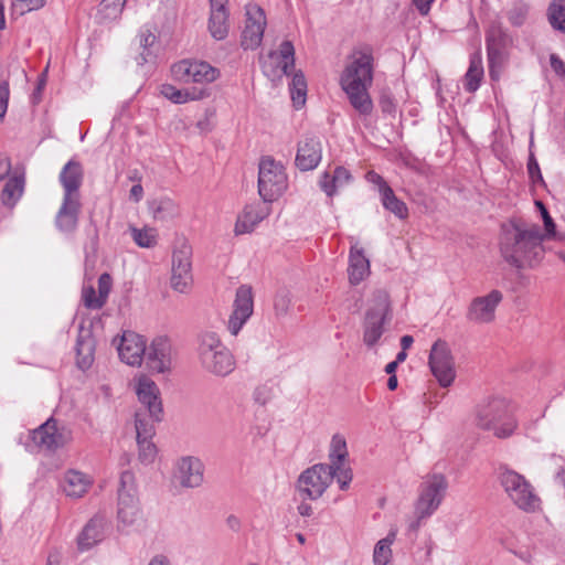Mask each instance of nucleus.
Wrapping results in <instances>:
<instances>
[{"mask_svg": "<svg viewBox=\"0 0 565 565\" xmlns=\"http://www.w3.org/2000/svg\"><path fill=\"white\" fill-rule=\"evenodd\" d=\"M373 52L369 46L356 47L348 57L340 76V85L352 107L363 116L373 110L369 88L373 82Z\"/></svg>", "mask_w": 565, "mask_h": 565, "instance_id": "nucleus-1", "label": "nucleus"}, {"mask_svg": "<svg viewBox=\"0 0 565 565\" xmlns=\"http://www.w3.org/2000/svg\"><path fill=\"white\" fill-rule=\"evenodd\" d=\"M543 239L544 235L537 224L513 223L501 236V256L515 268H534L545 254Z\"/></svg>", "mask_w": 565, "mask_h": 565, "instance_id": "nucleus-2", "label": "nucleus"}, {"mask_svg": "<svg viewBox=\"0 0 565 565\" xmlns=\"http://www.w3.org/2000/svg\"><path fill=\"white\" fill-rule=\"evenodd\" d=\"M476 425L483 430L491 431L498 438H508L514 433L518 422L508 399L491 397L478 404Z\"/></svg>", "mask_w": 565, "mask_h": 565, "instance_id": "nucleus-3", "label": "nucleus"}, {"mask_svg": "<svg viewBox=\"0 0 565 565\" xmlns=\"http://www.w3.org/2000/svg\"><path fill=\"white\" fill-rule=\"evenodd\" d=\"M198 356L201 366L215 376L225 377L236 366L233 354L215 331L207 330L199 335Z\"/></svg>", "mask_w": 565, "mask_h": 565, "instance_id": "nucleus-4", "label": "nucleus"}, {"mask_svg": "<svg viewBox=\"0 0 565 565\" xmlns=\"http://www.w3.org/2000/svg\"><path fill=\"white\" fill-rule=\"evenodd\" d=\"M498 481L507 498L521 511L533 513L541 510L542 500L533 484L518 471L500 467Z\"/></svg>", "mask_w": 565, "mask_h": 565, "instance_id": "nucleus-5", "label": "nucleus"}, {"mask_svg": "<svg viewBox=\"0 0 565 565\" xmlns=\"http://www.w3.org/2000/svg\"><path fill=\"white\" fill-rule=\"evenodd\" d=\"M288 186L284 166L271 157H263L258 166V193L265 203L276 201Z\"/></svg>", "mask_w": 565, "mask_h": 565, "instance_id": "nucleus-6", "label": "nucleus"}, {"mask_svg": "<svg viewBox=\"0 0 565 565\" xmlns=\"http://www.w3.org/2000/svg\"><path fill=\"white\" fill-rule=\"evenodd\" d=\"M117 518L122 526H131L141 518L136 478L130 470L119 478Z\"/></svg>", "mask_w": 565, "mask_h": 565, "instance_id": "nucleus-7", "label": "nucleus"}, {"mask_svg": "<svg viewBox=\"0 0 565 565\" xmlns=\"http://www.w3.org/2000/svg\"><path fill=\"white\" fill-rule=\"evenodd\" d=\"M390 298L386 291L376 290L372 305L367 309L363 322V342L369 348L374 347L384 332V323L388 319Z\"/></svg>", "mask_w": 565, "mask_h": 565, "instance_id": "nucleus-8", "label": "nucleus"}, {"mask_svg": "<svg viewBox=\"0 0 565 565\" xmlns=\"http://www.w3.org/2000/svg\"><path fill=\"white\" fill-rule=\"evenodd\" d=\"M33 446L41 451L55 452L73 440L72 429L51 417L30 433Z\"/></svg>", "mask_w": 565, "mask_h": 565, "instance_id": "nucleus-9", "label": "nucleus"}, {"mask_svg": "<svg viewBox=\"0 0 565 565\" xmlns=\"http://www.w3.org/2000/svg\"><path fill=\"white\" fill-rule=\"evenodd\" d=\"M448 488L447 479L441 473L428 475L419 486L415 507L422 518H430L440 507Z\"/></svg>", "mask_w": 565, "mask_h": 565, "instance_id": "nucleus-10", "label": "nucleus"}, {"mask_svg": "<svg viewBox=\"0 0 565 565\" xmlns=\"http://www.w3.org/2000/svg\"><path fill=\"white\" fill-rule=\"evenodd\" d=\"M332 482L327 463H317L302 471L297 480V491L302 500H317Z\"/></svg>", "mask_w": 565, "mask_h": 565, "instance_id": "nucleus-11", "label": "nucleus"}, {"mask_svg": "<svg viewBox=\"0 0 565 565\" xmlns=\"http://www.w3.org/2000/svg\"><path fill=\"white\" fill-rule=\"evenodd\" d=\"M429 369L441 387L450 386L456 379L455 358L449 344L438 339L430 349Z\"/></svg>", "mask_w": 565, "mask_h": 565, "instance_id": "nucleus-12", "label": "nucleus"}, {"mask_svg": "<svg viewBox=\"0 0 565 565\" xmlns=\"http://www.w3.org/2000/svg\"><path fill=\"white\" fill-rule=\"evenodd\" d=\"M171 74L179 82L209 84L217 79L220 71L204 61L183 60L172 65Z\"/></svg>", "mask_w": 565, "mask_h": 565, "instance_id": "nucleus-13", "label": "nucleus"}, {"mask_svg": "<svg viewBox=\"0 0 565 565\" xmlns=\"http://www.w3.org/2000/svg\"><path fill=\"white\" fill-rule=\"evenodd\" d=\"M266 28V15L264 10L249 3L246 6V23L242 32L241 45L244 50L257 49L263 40Z\"/></svg>", "mask_w": 565, "mask_h": 565, "instance_id": "nucleus-14", "label": "nucleus"}, {"mask_svg": "<svg viewBox=\"0 0 565 565\" xmlns=\"http://www.w3.org/2000/svg\"><path fill=\"white\" fill-rule=\"evenodd\" d=\"M120 360L130 366H140L147 350L145 338L134 331H124L121 337L114 339Z\"/></svg>", "mask_w": 565, "mask_h": 565, "instance_id": "nucleus-15", "label": "nucleus"}, {"mask_svg": "<svg viewBox=\"0 0 565 565\" xmlns=\"http://www.w3.org/2000/svg\"><path fill=\"white\" fill-rule=\"evenodd\" d=\"M254 311L252 288L243 285L237 288L233 311L227 321V330L232 335H237Z\"/></svg>", "mask_w": 565, "mask_h": 565, "instance_id": "nucleus-16", "label": "nucleus"}, {"mask_svg": "<svg viewBox=\"0 0 565 565\" xmlns=\"http://www.w3.org/2000/svg\"><path fill=\"white\" fill-rule=\"evenodd\" d=\"M192 281L191 248L184 244L172 255L171 287L178 292H186Z\"/></svg>", "mask_w": 565, "mask_h": 565, "instance_id": "nucleus-17", "label": "nucleus"}, {"mask_svg": "<svg viewBox=\"0 0 565 565\" xmlns=\"http://www.w3.org/2000/svg\"><path fill=\"white\" fill-rule=\"evenodd\" d=\"M135 391L141 404L139 409L149 413L154 419H162L163 408L158 385L147 375L136 379Z\"/></svg>", "mask_w": 565, "mask_h": 565, "instance_id": "nucleus-18", "label": "nucleus"}, {"mask_svg": "<svg viewBox=\"0 0 565 565\" xmlns=\"http://www.w3.org/2000/svg\"><path fill=\"white\" fill-rule=\"evenodd\" d=\"M509 35L500 20L491 21L486 31V47L489 61V73L494 78V67L502 62L503 50L508 45Z\"/></svg>", "mask_w": 565, "mask_h": 565, "instance_id": "nucleus-19", "label": "nucleus"}, {"mask_svg": "<svg viewBox=\"0 0 565 565\" xmlns=\"http://www.w3.org/2000/svg\"><path fill=\"white\" fill-rule=\"evenodd\" d=\"M502 299V292L497 289L486 296L476 297L468 307L467 319L479 324L492 322L495 318V309Z\"/></svg>", "mask_w": 565, "mask_h": 565, "instance_id": "nucleus-20", "label": "nucleus"}, {"mask_svg": "<svg viewBox=\"0 0 565 565\" xmlns=\"http://www.w3.org/2000/svg\"><path fill=\"white\" fill-rule=\"evenodd\" d=\"M295 66V47L290 41H284L278 52H270L263 62V72L267 76L289 75Z\"/></svg>", "mask_w": 565, "mask_h": 565, "instance_id": "nucleus-21", "label": "nucleus"}, {"mask_svg": "<svg viewBox=\"0 0 565 565\" xmlns=\"http://www.w3.org/2000/svg\"><path fill=\"white\" fill-rule=\"evenodd\" d=\"M204 467L195 457L180 458L173 470V481L182 488H196L203 482Z\"/></svg>", "mask_w": 565, "mask_h": 565, "instance_id": "nucleus-22", "label": "nucleus"}, {"mask_svg": "<svg viewBox=\"0 0 565 565\" xmlns=\"http://www.w3.org/2000/svg\"><path fill=\"white\" fill-rule=\"evenodd\" d=\"M270 213L268 203L253 202L246 204L242 213L238 214L234 233L235 235H243L252 233L255 227Z\"/></svg>", "mask_w": 565, "mask_h": 565, "instance_id": "nucleus-23", "label": "nucleus"}, {"mask_svg": "<svg viewBox=\"0 0 565 565\" xmlns=\"http://www.w3.org/2000/svg\"><path fill=\"white\" fill-rule=\"evenodd\" d=\"M171 342L167 337H158L152 340L146 350L145 358L148 366L158 373H163L171 367Z\"/></svg>", "mask_w": 565, "mask_h": 565, "instance_id": "nucleus-24", "label": "nucleus"}, {"mask_svg": "<svg viewBox=\"0 0 565 565\" xmlns=\"http://www.w3.org/2000/svg\"><path fill=\"white\" fill-rule=\"evenodd\" d=\"M63 188V198L79 199V188L84 180V170L79 161L71 159L61 170L58 175Z\"/></svg>", "mask_w": 565, "mask_h": 565, "instance_id": "nucleus-25", "label": "nucleus"}, {"mask_svg": "<svg viewBox=\"0 0 565 565\" xmlns=\"http://www.w3.org/2000/svg\"><path fill=\"white\" fill-rule=\"evenodd\" d=\"M322 147L316 137H307L298 145L296 166L302 171L315 169L321 161Z\"/></svg>", "mask_w": 565, "mask_h": 565, "instance_id": "nucleus-26", "label": "nucleus"}, {"mask_svg": "<svg viewBox=\"0 0 565 565\" xmlns=\"http://www.w3.org/2000/svg\"><path fill=\"white\" fill-rule=\"evenodd\" d=\"M93 482L94 480L89 475L70 469L64 473L61 487L67 497L78 499L88 491Z\"/></svg>", "mask_w": 565, "mask_h": 565, "instance_id": "nucleus-27", "label": "nucleus"}, {"mask_svg": "<svg viewBox=\"0 0 565 565\" xmlns=\"http://www.w3.org/2000/svg\"><path fill=\"white\" fill-rule=\"evenodd\" d=\"M352 174L344 167H335L333 170H327L319 180L320 189L332 198L337 192L352 182Z\"/></svg>", "mask_w": 565, "mask_h": 565, "instance_id": "nucleus-28", "label": "nucleus"}, {"mask_svg": "<svg viewBox=\"0 0 565 565\" xmlns=\"http://www.w3.org/2000/svg\"><path fill=\"white\" fill-rule=\"evenodd\" d=\"M79 210V199L63 198L62 205L55 218L57 228L62 232H73L78 223Z\"/></svg>", "mask_w": 565, "mask_h": 565, "instance_id": "nucleus-29", "label": "nucleus"}, {"mask_svg": "<svg viewBox=\"0 0 565 565\" xmlns=\"http://www.w3.org/2000/svg\"><path fill=\"white\" fill-rule=\"evenodd\" d=\"M348 271L352 285L360 284L370 274V262L361 247H351Z\"/></svg>", "mask_w": 565, "mask_h": 565, "instance_id": "nucleus-30", "label": "nucleus"}, {"mask_svg": "<svg viewBox=\"0 0 565 565\" xmlns=\"http://www.w3.org/2000/svg\"><path fill=\"white\" fill-rule=\"evenodd\" d=\"M24 184H25L24 174L18 173L17 171H14L12 173V175L8 178L3 189L1 191V194H0L1 203L9 209L14 207L15 204L19 202V200L23 195Z\"/></svg>", "mask_w": 565, "mask_h": 565, "instance_id": "nucleus-31", "label": "nucleus"}, {"mask_svg": "<svg viewBox=\"0 0 565 565\" xmlns=\"http://www.w3.org/2000/svg\"><path fill=\"white\" fill-rule=\"evenodd\" d=\"M160 93L174 104H184L189 100L203 99L209 95L207 90L203 88L179 89L171 84L161 85Z\"/></svg>", "mask_w": 565, "mask_h": 565, "instance_id": "nucleus-32", "label": "nucleus"}, {"mask_svg": "<svg viewBox=\"0 0 565 565\" xmlns=\"http://www.w3.org/2000/svg\"><path fill=\"white\" fill-rule=\"evenodd\" d=\"M209 31L217 41L224 40L228 34V12L226 6L211 7Z\"/></svg>", "mask_w": 565, "mask_h": 565, "instance_id": "nucleus-33", "label": "nucleus"}, {"mask_svg": "<svg viewBox=\"0 0 565 565\" xmlns=\"http://www.w3.org/2000/svg\"><path fill=\"white\" fill-rule=\"evenodd\" d=\"M103 539V520L100 518L92 519L83 529L77 539L79 551H87Z\"/></svg>", "mask_w": 565, "mask_h": 565, "instance_id": "nucleus-34", "label": "nucleus"}, {"mask_svg": "<svg viewBox=\"0 0 565 565\" xmlns=\"http://www.w3.org/2000/svg\"><path fill=\"white\" fill-rule=\"evenodd\" d=\"M397 535L396 529H391L388 534L380 540L373 551V563L374 565H392V544L394 543Z\"/></svg>", "mask_w": 565, "mask_h": 565, "instance_id": "nucleus-35", "label": "nucleus"}, {"mask_svg": "<svg viewBox=\"0 0 565 565\" xmlns=\"http://www.w3.org/2000/svg\"><path fill=\"white\" fill-rule=\"evenodd\" d=\"M483 78L482 57L479 52L470 56L469 68L465 75V89L475 93Z\"/></svg>", "mask_w": 565, "mask_h": 565, "instance_id": "nucleus-36", "label": "nucleus"}, {"mask_svg": "<svg viewBox=\"0 0 565 565\" xmlns=\"http://www.w3.org/2000/svg\"><path fill=\"white\" fill-rule=\"evenodd\" d=\"M153 218L160 221L172 220L179 215L178 204L170 198H160L150 203Z\"/></svg>", "mask_w": 565, "mask_h": 565, "instance_id": "nucleus-37", "label": "nucleus"}, {"mask_svg": "<svg viewBox=\"0 0 565 565\" xmlns=\"http://www.w3.org/2000/svg\"><path fill=\"white\" fill-rule=\"evenodd\" d=\"M76 355L79 369L86 370L93 363L94 342L87 331L85 335H79L76 341Z\"/></svg>", "mask_w": 565, "mask_h": 565, "instance_id": "nucleus-38", "label": "nucleus"}, {"mask_svg": "<svg viewBox=\"0 0 565 565\" xmlns=\"http://www.w3.org/2000/svg\"><path fill=\"white\" fill-rule=\"evenodd\" d=\"M161 422V419H154L149 413L143 409H138L135 415V427L137 439L139 438H152L156 430L154 424Z\"/></svg>", "mask_w": 565, "mask_h": 565, "instance_id": "nucleus-39", "label": "nucleus"}, {"mask_svg": "<svg viewBox=\"0 0 565 565\" xmlns=\"http://www.w3.org/2000/svg\"><path fill=\"white\" fill-rule=\"evenodd\" d=\"M381 202L383 206L396 217L404 220L408 216L407 205L395 195L392 188L385 189V192L381 196Z\"/></svg>", "mask_w": 565, "mask_h": 565, "instance_id": "nucleus-40", "label": "nucleus"}, {"mask_svg": "<svg viewBox=\"0 0 565 565\" xmlns=\"http://www.w3.org/2000/svg\"><path fill=\"white\" fill-rule=\"evenodd\" d=\"M291 99L296 108H300L306 103L307 82L301 72L294 74L289 84Z\"/></svg>", "mask_w": 565, "mask_h": 565, "instance_id": "nucleus-41", "label": "nucleus"}, {"mask_svg": "<svg viewBox=\"0 0 565 565\" xmlns=\"http://www.w3.org/2000/svg\"><path fill=\"white\" fill-rule=\"evenodd\" d=\"M127 0H102L98 6L97 17L102 21L116 20L122 12Z\"/></svg>", "mask_w": 565, "mask_h": 565, "instance_id": "nucleus-42", "label": "nucleus"}, {"mask_svg": "<svg viewBox=\"0 0 565 565\" xmlns=\"http://www.w3.org/2000/svg\"><path fill=\"white\" fill-rule=\"evenodd\" d=\"M547 18L553 29L565 32V0H553L547 9Z\"/></svg>", "mask_w": 565, "mask_h": 565, "instance_id": "nucleus-43", "label": "nucleus"}, {"mask_svg": "<svg viewBox=\"0 0 565 565\" xmlns=\"http://www.w3.org/2000/svg\"><path fill=\"white\" fill-rule=\"evenodd\" d=\"M328 466L332 480H337L341 490H347L353 478L351 468L345 463V461H333V463Z\"/></svg>", "mask_w": 565, "mask_h": 565, "instance_id": "nucleus-44", "label": "nucleus"}, {"mask_svg": "<svg viewBox=\"0 0 565 565\" xmlns=\"http://www.w3.org/2000/svg\"><path fill=\"white\" fill-rule=\"evenodd\" d=\"M130 231L131 236L138 246L142 248H151L157 244V232L154 228L145 227L139 230L137 227H131Z\"/></svg>", "mask_w": 565, "mask_h": 565, "instance_id": "nucleus-45", "label": "nucleus"}, {"mask_svg": "<svg viewBox=\"0 0 565 565\" xmlns=\"http://www.w3.org/2000/svg\"><path fill=\"white\" fill-rule=\"evenodd\" d=\"M156 35L149 30H142L139 34V44L143 49L140 55L137 57L138 65H143L149 61V57L152 55L151 46L156 42Z\"/></svg>", "mask_w": 565, "mask_h": 565, "instance_id": "nucleus-46", "label": "nucleus"}, {"mask_svg": "<svg viewBox=\"0 0 565 565\" xmlns=\"http://www.w3.org/2000/svg\"><path fill=\"white\" fill-rule=\"evenodd\" d=\"M330 461H345L348 457L347 441L345 438L339 434L333 435L330 445Z\"/></svg>", "mask_w": 565, "mask_h": 565, "instance_id": "nucleus-47", "label": "nucleus"}, {"mask_svg": "<svg viewBox=\"0 0 565 565\" xmlns=\"http://www.w3.org/2000/svg\"><path fill=\"white\" fill-rule=\"evenodd\" d=\"M529 6L524 2H515L513 7L508 11L507 17L511 25L522 26L529 14Z\"/></svg>", "mask_w": 565, "mask_h": 565, "instance_id": "nucleus-48", "label": "nucleus"}, {"mask_svg": "<svg viewBox=\"0 0 565 565\" xmlns=\"http://www.w3.org/2000/svg\"><path fill=\"white\" fill-rule=\"evenodd\" d=\"M152 438H139L137 439L139 448V460L142 463H151L154 461L157 456V447L151 440Z\"/></svg>", "mask_w": 565, "mask_h": 565, "instance_id": "nucleus-49", "label": "nucleus"}, {"mask_svg": "<svg viewBox=\"0 0 565 565\" xmlns=\"http://www.w3.org/2000/svg\"><path fill=\"white\" fill-rule=\"evenodd\" d=\"M46 0H14L12 1L11 9L14 13L23 15L28 12L42 9Z\"/></svg>", "mask_w": 565, "mask_h": 565, "instance_id": "nucleus-50", "label": "nucleus"}, {"mask_svg": "<svg viewBox=\"0 0 565 565\" xmlns=\"http://www.w3.org/2000/svg\"><path fill=\"white\" fill-rule=\"evenodd\" d=\"M83 301L89 309H100L105 305V299L97 296L93 287L83 289Z\"/></svg>", "mask_w": 565, "mask_h": 565, "instance_id": "nucleus-51", "label": "nucleus"}, {"mask_svg": "<svg viewBox=\"0 0 565 565\" xmlns=\"http://www.w3.org/2000/svg\"><path fill=\"white\" fill-rule=\"evenodd\" d=\"M10 86L8 81L0 82V120H3L8 110Z\"/></svg>", "mask_w": 565, "mask_h": 565, "instance_id": "nucleus-52", "label": "nucleus"}, {"mask_svg": "<svg viewBox=\"0 0 565 565\" xmlns=\"http://www.w3.org/2000/svg\"><path fill=\"white\" fill-rule=\"evenodd\" d=\"M535 204H536V206L539 207V210L541 212V215H542V218H543V222H544V227H545L546 235L547 236L553 235L555 233V223H554L553 218L550 216L547 209L540 201H536Z\"/></svg>", "mask_w": 565, "mask_h": 565, "instance_id": "nucleus-53", "label": "nucleus"}, {"mask_svg": "<svg viewBox=\"0 0 565 565\" xmlns=\"http://www.w3.org/2000/svg\"><path fill=\"white\" fill-rule=\"evenodd\" d=\"M290 307V298L287 294H279L274 301V309L277 316H285Z\"/></svg>", "mask_w": 565, "mask_h": 565, "instance_id": "nucleus-54", "label": "nucleus"}, {"mask_svg": "<svg viewBox=\"0 0 565 565\" xmlns=\"http://www.w3.org/2000/svg\"><path fill=\"white\" fill-rule=\"evenodd\" d=\"M527 172L534 184L543 183V177L540 170V166L533 154H531L529 158Z\"/></svg>", "mask_w": 565, "mask_h": 565, "instance_id": "nucleus-55", "label": "nucleus"}, {"mask_svg": "<svg viewBox=\"0 0 565 565\" xmlns=\"http://www.w3.org/2000/svg\"><path fill=\"white\" fill-rule=\"evenodd\" d=\"M381 110L385 114L393 115L396 111V103L393 96L388 93H383L380 97Z\"/></svg>", "mask_w": 565, "mask_h": 565, "instance_id": "nucleus-56", "label": "nucleus"}, {"mask_svg": "<svg viewBox=\"0 0 565 565\" xmlns=\"http://www.w3.org/2000/svg\"><path fill=\"white\" fill-rule=\"evenodd\" d=\"M110 286H111V278L108 274H103L100 275L99 279H98V296L102 298V299H107V296L110 291Z\"/></svg>", "mask_w": 565, "mask_h": 565, "instance_id": "nucleus-57", "label": "nucleus"}, {"mask_svg": "<svg viewBox=\"0 0 565 565\" xmlns=\"http://www.w3.org/2000/svg\"><path fill=\"white\" fill-rule=\"evenodd\" d=\"M366 180L377 186L379 193L382 196L386 188H391L387 182L376 172L370 171L366 174Z\"/></svg>", "mask_w": 565, "mask_h": 565, "instance_id": "nucleus-58", "label": "nucleus"}, {"mask_svg": "<svg viewBox=\"0 0 565 565\" xmlns=\"http://www.w3.org/2000/svg\"><path fill=\"white\" fill-rule=\"evenodd\" d=\"M11 170L12 166L10 158L4 154H0V181L11 177Z\"/></svg>", "mask_w": 565, "mask_h": 565, "instance_id": "nucleus-59", "label": "nucleus"}, {"mask_svg": "<svg viewBox=\"0 0 565 565\" xmlns=\"http://www.w3.org/2000/svg\"><path fill=\"white\" fill-rule=\"evenodd\" d=\"M428 518H422L417 511V508L415 507L414 508V515L413 518L408 521V525H407V529L409 532H417L420 526L423 525V522L425 520H427Z\"/></svg>", "mask_w": 565, "mask_h": 565, "instance_id": "nucleus-60", "label": "nucleus"}, {"mask_svg": "<svg viewBox=\"0 0 565 565\" xmlns=\"http://www.w3.org/2000/svg\"><path fill=\"white\" fill-rule=\"evenodd\" d=\"M550 63L556 74L561 76L565 75V63L556 54L550 55Z\"/></svg>", "mask_w": 565, "mask_h": 565, "instance_id": "nucleus-61", "label": "nucleus"}, {"mask_svg": "<svg viewBox=\"0 0 565 565\" xmlns=\"http://www.w3.org/2000/svg\"><path fill=\"white\" fill-rule=\"evenodd\" d=\"M435 0H413L414 6L422 15H427Z\"/></svg>", "mask_w": 565, "mask_h": 565, "instance_id": "nucleus-62", "label": "nucleus"}, {"mask_svg": "<svg viewBox=\"0 0 565 565\" xmlns=\"http://www.w3.org/2000/svg\"><path fill=\"white\" fill-rule=\"evenodd\" d=\"M269 392L266 387H258L254 392V398L257 403L265 405L269 399Z\"/></svg>", "mask_w": 565, "mask_h": 565, "instance_id": "nucleus-63", "label": "nucleus"}, {"mask_svg": "<svg viewBox=\"0 0 565 565\" xmlns=\"http://www.w3.org/2000/svg\"><path fill=\"white\" fill-rule=\"evenodd\" d=\"M143 195V188L141 184H135L130 189L129 196L135 202H139L142 199Z\"/></svg>", "mask_w": 565, "mask_h": 565, "instance_id": "nucleus-64", "label": "nucleus"}]
</instances>
